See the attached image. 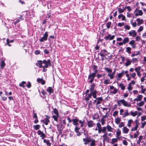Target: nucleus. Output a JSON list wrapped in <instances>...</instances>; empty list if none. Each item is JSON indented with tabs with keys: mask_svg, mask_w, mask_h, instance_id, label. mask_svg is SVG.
Returning <instances> with one entry per match:
<instances>
[{
	"mask_svg": "<svg viewBox=\"0 0 146 146\" xmlns=\"http://www.w3.org/2000/svg\"><path fill=\"white\" fill-rule=\"evenodd\" d=\"M98 92L96 90H95L93 92H90V93L88 94L87 95V96L85 97L84 99L85 100H86V102L88 101L90 98H91L92 96H93L94 98H96V94Z\"/></svg>",
	"mask_w": 146,
	"mask_h": 146,
	"instance_id": "f257e3e1",
	"label": "nucleus"
},
{
	"mask_svg": "<svg viewBox=\"0 0 146 146\" xmlns=\"http://www.w3.org/2000/svg\"><path fill=\"white\" fill-rule=\"evenodd\" d=\"M45 117L43 119L41 120L40 121L45 125H47L48 123H50L49 119L50 118V117L47 115H45Z\"/></svg>",
	"mask_w": 146,
	"mask_h": 146,
	"instance_id": "f03ea898",
	"label": "nucleus"
},
{
	"mask_svg": "<svg viewBox=\"0 0 146 146\" xmlns=\"http://www.w3.org/2000/svg\"><path fill=\"white\" fill-rule=\"evenodd\" d=\"M43 63L44 65L43 66V68H47L49 66H50L51 65V60L50 59H48L46 60H44L43 61Z\"/></svg>",
	"mask_w": 146,
	"mask_h": 146,
	"instance_id": "7ed1b4c3",
	"label": "nucleus"
},
{
	"mask_svg": "<svg viewBox=\"0 0 146 146\" xmlns=\"http://www.w3.org/2000/svg\"><path fill=\"white\" fill-rule=\"evenodd\" d=\"M48 35V32L47 31L45 32L43 35V36L39 39L40 41V42H43L46 40L47 39Z\"/></svg>",
	"mask_w": 146,
	"mask_h": 146,
	"instance_id": "20e7f679",
	"label": "nucleus"
},
{
	"mask_svg": "<svg viewBox=\"0 0 146 146\" xmlns=\"http://www.w3.org/2000/svg\"><path fill=\"white\" fill-rule=\"evenodd\" d=\"M86 121L88 127L89 128L92 127L95 125V123L92 120H88Z\"/></svg>",
	"mask_w": 146,
	"mask_h": 146,
	"instance_id": "39448f33",
	"label": "nucleus"
},
{
	"mask_svg": "<svg viewBox=\"0 0 146 146\" xmlns=\"http://www.w3.org/2000/svg\"><path fill=\"white\" fill-rule=\"evenodd\" d=\"M117 104L120 106L121 104V103L123 105L125 106H127V102L125 101L123 99L119 100H118L117 101Z\"/></svg>",
	"mask_w": 146,
	"mask_h": 146,
	"instance_id": "423d86ee",
	"label": "nucleus"
},
{
	"mask_svg": "<svg viewBox=\"0 0 146 146\" xmlns=\"http://www.w3.org/2000/svg\"><path fill=\"white\" fill-rule=\"evenodd\" d=\"M92 139L88 138L87 137L86 138H83V141L85 142L84 144L85 145H87L88 143L91 142V141L92 140Z\"/></svg>",
	"mask_w": 146,
	"mask_h": 146,
	"instance_id": "0eeeda50",
	"label": "nucleus"
},
{
	"mask_svg": "<svg viewBox=\"0 0 146 146\" xmlns=\"http://www.w3.org/2000/svg\"><path fill=\"white\" fill-rule=\"evenodd\" d=\"M115 37V35H111V34H109L107 36H106L104 38L106 40H111L113 39Z\"/></svg>",
	"mask_w": 146,
	"mask_h": 146,
	"instance_id": "6e6552de",
	"label": "nucleus"
},
{
	"mask_svg": "<svg viewBox=\"0 0 146 146\" xmlns=\"http://www.w3.org/2000/svg\"><path fill=\"white\" fill-rule=\"evenodd\" d=\"M107 133H105L103 135V140L104 141H106L107 142H109V138L108 137L107 135Z\"/></svg>",
	"mask_w": 146,
	"mask_h": 146,
	"instance_id": "1a4fd4ad",
	"label": "nucleus"
},
{
	"mask_svg": "<svg viewBox=\"0 0 146 146\" xmlns=\"http://www.w3.org/2000/svg\"><path fill=\"white\" fill-rule=\"evenodd\" d=\"M80 128L78 127V126H75L74 128V131L76 133L77 136H79L81 135V133L79 131Z\"/></svg>",
	"mask_w": 146,
	"mask_h": 146,
	"instance_id": "9d476101",
	"label": "nucleus"
},
{
	"mask_svg": "<svg viewBox=\"0 0 146 146\" xmlns=\"http://www.w3.org/2000/svg\"><path fill=\"white\" fill-rule=\"evenodd\" d=\"M79 119L78 118L73 119H72V121L73 122V124L74 125H76V126H78L79 125L78 123Z\"/></svg>",
	"mask_w": 146,
	"mask_h": 146,
	"instance_id": "9b49d317",
	"label": "nucleus"
},
{
	"mask_svg": "<svg viewBox=\"0 0 146 146\" xmlns=\"http://www.w3.org/2000/svg\"><path fill=\"white\" fill-rule=\"evenodd\" d=\"M129 44L132 46L133 48H135L136 47V45L135 44V41L133 40H132L129 42Z\"/></svg>",
	"mask_w": 146,
	"mask_h": 146,
	"instance_id": "f8f14e48",
	"label": "nucleus"
},
{
	"mask_svg": "<svg viewBox=\"0 0 146 146\" xmlns=\"http://www.w3.org/2000/svg\"><path fill=\"white\" fill-rule=\"evenodd\" d=\"M42 62L43 61L41 60H38L36 63V65L38 66L39 68L42 67L43 68V66L42 65Z\"/></svg>",
	"mask_w": 146,
	"mask_h": 146,
	"instance_id": "ddd939ff",
	"label": "nucleus"
},
{
	"mask_svg": "<svg viewBox=\"0 0 146 146\" xmlns=\"http://www.w3.org/2000/svg\"><path fill=\"white\" fill-rule=\"evenodd\" d=\"M93 71V73L96 74L98 72V66L96 65H94L92 66Z\"/></svg>",
	"mask_w": 146,
	"mask_h": 146,
	"instance_id": "4468645a",
	"label": "nucleus"
},
{
	"mask_svg": "<svg viewBox=\"0 0 146 146\" xmlns=\"http://www.w3.org/2000/svg\"><path fill=\"white\" fill-rule=\"evenodd\" d=\"M129 35L130 36H132L133 37H135L137 35V33L135 30H133L129 32Z\"/></svg>",
	"mask_w": 146,
	"mask_h": 146,
	"instance_id": "2eb2a0df",
	"label": "nucleus"
},
{
	"mask_svg": "<svg viewBox=\"0 0 146 146\" xmlns=\"http://www.w3.org/2000/svg\"><path fill=\"white\" fill-rule=\"evenodd\" d=\"M95 86V84L94 83H92L91 85H90V92H93L94 90V89Z\"/></svg>",
	"mask_w": 146,
	"mask_h": 146,
	"instance_id": "dca6fc26",
	"label": "nucleus"
},
{
	"mask_svg": "<svg viewBox=\"0 0 146 146\" xmlns=\"http://www.w3.org/2000/svg\"><path fill=\"white\" fill-rule=\"evenodd\" d=\"M96 74L92 72L90 73L89 75L88 76V79H90V78L91 79H94L95 77L96 76Z\"/></svg>",
	"mask_w": 146,
	"mask_h": 146,
	"instance_id": "f3484780",
	"label": "nucleus"
},
{
	"mask_svg": "<svg viewBox=\"0 0 146 146\" xmlns=\"http://www.w3.org/2000/svg\"><path fill=\"white\" fill-rule=\"evenodd\" d=\"M37 81L38 82L41 83L42 85H44L45 83V81L42 78H38L37 79Z\"/></svg>",
	"mask_w": 146,
	"mask_h": 146,
	"instance_id": "a211bd4d",
	"label": "nucleus"
},
{
	"mask_svg": "<svg viewBox=\"0 0 146 146\" xmlns=\"http://www.w3.org/2000/svg\"><path fill=\"white\" fill-rule=\"evenodd\" d=\"M96 100L97 101L96 103V105H97L100 104L103 101L102 97H100L97 98H96Z\"/></svg>",
	"mask_w": 146,
	"mask_h": 146,
	"instance_id": "6ab92c4d",
	"label": "nucleus"
},
{
	"mask_svg": "<svg viewBox=\"0 0 146 146\" xmlns=\"http://www.w3.org/2000/svg\"><path fill=\"white\" fill-rule=\"evenodd\" d=\"M100 53L104 54L106 56H107L110 54V53L108 52L107 50L105 49H103L102 50L100 51Z\"/></svg>",
	"mask_w": 146,
	"mask_h": 146,
	"instance_id": "aec40b11",
	"label": "nucleus"
},
{
	"mask_svg": "<svg viewBox=\"0 0 146 146\" xmlns=\"http://www.w3.org/2000/svg\"><path fill=\"white\" fill-rule=\"evenodd\" d=\"M136 21L137 22V24L138 26L143 23L144 20L142 19H140L139 18H138L136 19Z\"/></svg>",
	"mask_w": 146,
	"mask_h": 146,
	"instance_id": "412c9836",
	"label": "nucleus"
},
{
	"mask_svg": "<svg viewBox=\"0 0 146 146\" xmlns=\"http://www.w3.org/2000/svg\"><path fill=\"white\" fill-rule=\"evenodd\" d=\"M46 91L47 92H49V94H50L54 92V90L51 87H48L46 89Z\"/></svg>",
	"mask_w": 146,
	"mask_h": 146,
	"instance_id": "4be33fe9",
	"label": "nucleus"
},
{
	"mask_svg": "<svg viewBox=\"0 0 146 146\" xmlns=\"http://www.w3.org/2000/svg\"><path fill=\"white\" fill-rule=\"evenodd\" d=\"M141 54V53L139 51H135L134 53L133 54L131 55L132 57H134L135 56L140 55Z\"/></svg>",
	"mask_w": 146,
	"mask_h": 146,
	"instance_id": "5701e85b",
	"label": "nucleus"
},
{
	"mask_svg": "<svg viewBox=\"0 0 146 146\" xmlns=\"http://www.w3.org/2000/svg\"><path fill=\"white\" fill-rule=\"evenodd\" d=\"M14 41V40H10L9 39L7 38L6 39L7 42L6 43L9 46H11V45L10 44V42H13Z\"/></svg>",
	"mask_w": 146,
	"mask_h": 146,
	"instance_id": "b1692460",
	"label": "nucleus"
},
{
	"mask_svg": "<svg viewBox=\"0 0 146 146\" xmlns=\"http://www.w3.org/2000/svg\"><path fill=\"white\" fill-rule=\"evenodd\" d=\"M129 131V129L126 126L124 127L123 129V133H127Z\"/></svg>",
	"mask_w": 146,
	"mask_h": 146,
	"instance_id": "393cba45",
	"label": "nucleus"
},
{
	"mask_svg": "<svg viewBox=\"0 0 146 146\" xmlns=\"http://www.w3.org/2000/svg\"><path fill=\"white\" fill-rule=\"evenodd\" d=\"M129 38L128 37H126L124 38L123 40H122V42L124 44H125L126 43L129 42Z\"/></svg>",
	"mask_w": 146,
	"mask_h": 146,
	"instance_id": "a878e982",
	"label": "nucleus"
},
{
	"mask_svg": "<svg viewBox=\"0 0 146 146\" xmlns=\"http://www.w3.org/2000/svg\"><path fill=\"white\" fill-rule=\"evenodd\" d=\"M40 127V125L38 124L35 125L33 126V128L35 130H37L39 129Z\"/></svg>",
	"mask_w": 146,
	"mask_h": 146,
	"instance_id": "bb28decb",
	"label": "nucleus"
},
{
	"mask_svg": "<svg viewBox=\"0 0 146 146\" xmlns=\"http://www.w3.org/2000/svg\"><path fill=\"white\" fill-rule=\"evenodd\" d=\"M26 82L25 81H22L21 83L19 84V86L20 87L24 88L25 87V86L24 84H26Z\"/></svg>",
	"mask_w": 146,
	"mask_h": 146,
	"instance_id": "cd10ccee",
	"label": "nucleus"
},
{
	"mask_svg": "<svg viewBox=\"0 0 146 146\" xmlns=\"http://www.w3.org/2000/svg\"><path fill=\"white\" fill-rule=\"evenodd\" d=\"M126 60L127 61L126 62L125 64V65L126 66H127L131 64V62L130 61V60L128 58L126 59Z\"/></svg>",
	"mask_w": 146,
	"mask_h": 146,
	"instance_id": "c85d7f7f",
	"label": "nucleus"
},
{
	"mask_svg": "<svg viewBox=\"0 0 146 146\" xmlns=\"http://www.w3.org/2000/svg\"><path fill=\"white\" fill-rule=\"evenodd\" d=\"M138 112L137 111H135L134 112L131 111L129 113H130L131 115L133 117L135 116L137 114Z\"/></svg>",
	"mask_w": 146,
	"mask_h": 146,
	"instance_id": "c756f323",
	"label": "nucleus"
},
{
	"mask_svg": "<svg viewBox=\"0 0 146 146\" xmlns=\"http://www.w3.org/2000/svg\"><path fill=\"white\" fill-rule=\"evenodd\" d=\"M106 114L104 116L103 115L101 119L100 122L102 123V124L103 125L105 121V120L104 119V118L106 117Z\"/></svg>",
	"mask_w": 146,
	"mask_h": 146,
	"instance_id": "7c9ffc66",
	"label": "nucleus"
},
{
	"mask_svg": "<svg viewBox=\"0 0 146 146\" xmlns=\"http://www.w3.org/2000/svg\"><path fill=\"white\" fill-rule=\"evenodd\" d=\"M84 120H79L78 121V122L80 124V127H82L84 126Z\"/></svg>",
	"mask_w": 146,
	"mask_h": 146,
	"instance_id": "2f4dec72",
	"label": "nucleus"
},
{
	"mask_svg": "<svg viewBox=\"0 0 146 146\" xmlns=\"http://www.w3.org/2000/svg\"><path fill=\"white\" fill-rule=\"evenodd\" d=\"M119 86L121 88V90H124L125 89V86L122 83H120L119 85Z\"/></svg>",
	"mask_w": 146,
	"mask_h": 146,
	"instance_id": "473e14b6",
	"label": "nucleus"
},
{
	"mask_svg": "<svg viewBox=\"0 0 146 146\" xmlns=\"http://www.w3.org/2000/svg\"><path fill=\"white\" fill-rule=\"evenodd\" d=\"M121 121V119L119 117H117V118H116V119H115V123L118 124H119V123H120V121Z\"/></svg>",
	"mask_w": 146,
	"mask_h": 146,
	"instance_id": "72a5a7b5",
	"label": "nucleus"
},
{
	"mask_svg": "<svg viewBox=\"0 0 146 146\" xmlns=\"http://www.w3.org/2000/svg\"><path fill=\"white\" fill-rule=\"evenodd\" d=\"M53 112L56 115H59V113H58V110L56 108H54L53 109Z\"/></svg>",
	"mask_w": 146,
	"mask_h": 146,
	"instance_id": "f704fd0d",
	"label": "nucleus"
},
{
	"mask_svg": "<svg viewBox=\"0 0 146 146\" xmlns=\"http://www.w3.org/2000/svg\"><path fill=\"white\" fill-rule=\"evenodd\" d=\"M5 65L4 61V60L2 61L0 65L1 68V69H3V67L5 66Z\"/></svg>",
	"mask_w": 146,
	"mask_h": 146,
	"instance_id": "c9c22d12",
	"label": "nucleus"
},
{
	"mask_svg": "<svg viewBox=\"0 0 146 146\" xmlns=\"http://www.w3.org/2000/svg\"><path fill=\"white\" fill-rule=\"evenodd\" d=\"M124 74V71L122 70L121 73L118 74L117 76L119 78H121Z\"/></svg>",
	"mask_w": 146,
	"mask_h": 146,
	"instance_id": "e433bc0d",
	"label": "nucleus"
},
{
	"mask_svg": "<svg viewBox=\"0 0 146 146\" xmlns=\"http://www.w3.org/2000/svg\"><path fill=\"white\" fill-rule=\"evenodd\" d=\"M131 48L129 47H128L126 48V51L129 54H130L131 52Z\"/></svg>",
	"mask_w": 146,
	"mask_h": 146,
	"instance_id": "4c0bfd02",
	"label": "nucleus"
},
{
	"mask_svg": "<svg viewBox=\"0 0 146 146\" xmlns=\"http://www.w3.org/2000/svg\"><path fill=\"white\" fill-rule=\"evenodd\" d=\"M91 142L90 143V145L91 146H95L96 144L95 143L96 141L94 139H92V140L91 141Z\"/></svg>",
	"mask_w": 146,
	"mask_h": 146,
	"instance_id": "58836bf2",
	"label": "nucleus"
},
{
	"mask_svg": "<svg viewBox=\"0 0 146 146\" xmlns=\"http://www.w3.org/2000/svg\"><path fill=\"white\" fill-rule=\"evenodd\" d=\"M58 115H54L52 116V117L54 119V120L57 122L58 121Z\"/></svg>",
	"mask_w": 146,
	"mask_h": 146,
	"instance_id": "ea45409f",
	"label": "nucleus"
},
{
	"mask_svg": "<svg viewBox=\"0 0 146 146\" xmlns=\"http://www.w3.org/2000/svg\"><path fill=\"white\" fill-rule=\"evenodd\" d=\"M108 131L111 132L112 131V128L111 126L109 125H108L106 127Z\"/></svg>",
	"mask_w": 146,
	"mask_h": 146,
	"instance_id": "a19ab883",
	"label": "nucleus"
},
{
	"mask_svg": "<svg viewBox=\"0 0 146 146\" xmlns=\"http://www.w3.org/2000/svg\"><path fill=\"white\" fill-rule=\"evenodd\" d=\"M143 97V96L141 95H139L137 97V100L138 101H141L142 100V98Z\"/></svg>",
	"mask_w": 146,
	"mask_h": 146,
	"instance_id": "79ce46f5",
	"label": "nucleus"
},
{
	"mask_svg": "<svg viewBox=\"0 0 146 146\" xmlns=\"http://www.w3.org/2000/svg\"><path fill=\"white\" fill-rule=\"evenodd\" d=\"M104 70L108 73L112 72V70L111 69L108 68V67H106L104 68Z\"/></svg>",
	"mask_w": 146,
	"mask_h": 146,
	"instance_id": "37998d69",
	"label": "nucleus"
},
{
	"mask_svg": "<svg viewBox=\"0 0 146 146\" xmlns=\"http://www.w3.org/2000/svg\"><path fill=\"white\" fill-rule=\"evenodd\" d=\"M111 24V23L110 21L108 22L107 23L106 26L107 29H109L110 28Z\"/></svg>",
	"mask_w": 146,
	"mask_h": 146,
	"instance_id": "c03bdc74",
	"label": "nucleus"
},
{
	"mask_svg": "<svg viewBox=\"0 0 146 146\" xmlns=\"http://www.w3.org/2000/svg\"><path fill=\"white\" fill-rule=\"evenodd\" d=\"M132 121L133 120L131 119H130L128 120L127 125L128 127H130L131 126V124Z\"/></svg>",
	"mask_w": 146,
	"mask_h": 146,
	"instance_id": "a18cd8bd",
	"label": "nucleus"
},
{
	"mask_svg": "<svg viewBox=\"0 0 146 146\" xmlns=\"http://www.w3.org/2000/svg\"><path fill=\"white\" fill-rule=\"evenodd\" d=\"M112 141L110 143L112 144H114V143H116L117 142V139L113 138L111 140Z\"/></svg>",
	"mask_w": 146,
	"mask_h": 146,
	"instance_id": "49530a36",
	"label": "nucleus"
},
{
	"mask_svg": "<svg viewBox=\"0 0 146 146\" xmlns=\"http://www.w3.org/2000/svg\"><path fill=\"white\" fill-rule=\"evenodd\" d=\"M139 119H137L135 121V126L138 127L139 125L140 124L139 123Z\"/></svg>",
	"mask_w": 146,
	"mask_h": 146,
	"instance_id": "de8ad7c7",
	"label": "nucleus"
},
{
	"mask_svg": "<svg viewBox=\"0 0 146 146\" xmlns=\"http://www.w3.org/2000/svg\"><path fill=\"white\" fill-rule=\"evenodd\" d=\"M144 104V102L143 101H142L140 102L139 103L137 104V105L141 107L143 106Z\"/></svg>",
	"mask_w": 146,
	"mask_h": 146,
	"instance_id": "09e8293b",
	"label": "nucleus"
},
{
	"mask_svg": "<svg viewBox=\"0 0 146 146\" xmlns=\"http://www.w3.org/2000/svg\"><path fill=\"white\" fill-rule=\"evenodd\" d=\"M137 61V58H132L131 62L133 63L136 62Z\"/></svg>",
	"mask_w": 146,
	"mask_h": 146,
	"instance_id": "8fccbe9b",
	"label": "nucleus"
},
{
	"mask_svg": "<svg viewBox=\"0 0 146 146\" xmlns=\"http://www.w3.org/2000/svg\"><path fill=\"white\" fill-rule=\"evenodd\" d=\"M110 80L109 79L106 80L104 82V83L105 84H110Z\"/></svg>",
	"mask_w": 146,
	"mask_h": 146,
	"instance_id": "3c124183",
	"label": "nucleus"
},
{
	"mask_svg": "<svg viewBox=\"0 0 146 146\" xmlns=\"http://www.w3.org/2000/svg\"><path fill=\"white\" fill-rule=\"evenodd\" d=\"M26 86L28 88H31V83L29 81L28 82L27 84L26 85Z\"/></svg>",
	"mask_w": 146,
	"mask_h": 146,
	"instance_id": "603ef678",
	"label": "nucleus"
},
{
	"mask_svg": "<svg viewBox=\"0 0 146 146\" xmlns=\"http://www.w3.org/2000/svg\"><path fill=\"white\" fill-rule=\"evenodd\" d=\"M118 91V90L116 88H114L113 91L111 92V93L112 94H116Z\"/></svg>",
	"mask_w": 146,
	"mask_h": 146,
	"instance_id": "864d4df0",
	"label": "nucleus"
},
{
	"mask_svg": "<svg viewBox=\"0 0 146 146\" xmlns=\"http://www.w3.org/2000/svg\"><path fill=\"white\" fill-rule=\"evenodd\" d=\"M138 127L137 126H135V127H133L131 129V131H135L137 130Z\"/></svg>",
	"mask_w": 146,
	"mask_h": 146,
	"instance_id": "5fc2aeb1",
	"label": "nucleus"
},
{
	"mask_svg": "<svg viewBox=\"0 0 146 146\" xmlns=\"http://www.w3.org/2000/svg\"><path fill=\"white\" fill-rule=\"evenodd\" d=\"M143 29V26H141L140 27L137 31L138 32H140L142 31Z\"/></svg>",
	"mask_w": 146,
	"mask_h": 146,
	"instance_id": "6e6d98bb",
	"label": "nucleus"
},
{
	"mask_svg": "<svg viewBox=\"0 0 146 146\" xmlns=\"http://www.w3.org/2000/svg\"><path fill=\"white\" fill-rule=\"evenodd\" d=\"M44 53L46 54H48L49 53V51L46 48H45L44 50Z\"/></svg>",
	"mask_w": 146,
	"mask_h": 146,
	"instance_id": "4d7b16f0",
	"label": "nucleus"
},
{
	"mask_svg": "<svg viewBox=\"0 0 146 146\" xmlns=\"http://www.w3.org/2000/svg\"><path fill=\"white\" fill-rule=\"evenodd\" d=\"M96 125L97 127L98 128V129L102 128L101 125L100 123H97L96 124Z\"/></svg>",
	"mask_w": 146,
	"mask_h": 146,
	"instance_id": "13d9d810",
	"label": "nucleus"
},
{
	"mask_svg": "<svg viewBox=\"0 0 146 146\" xmlns=\"http://www.w3.org/2000/svg\"><path fill=\"white\" fill-rule=\"evenodd\" d=\"M125 125L124 123L123 122H121L120 123V124L119 125V127H124Z\"/></svg>",
	"mask_w": 146,
	"mask_h": 146,
	"instance_id": "bf43d9fd",
	"label": "nucleus"
},
{
	"mask_svg": "<svg viewBox=\"0 0 146 146\" xmlns=\"http://www.w3.org/2000/svg\"><path fill=\"white\" fill-rule=\"evenodd\" d=\"M118 11L119 13H122L124 12L123 10L122 9H121V8H118Z\"/></svg>",
	"mask_w": 146,
	"mask_h": 146,
	"instance_id": "052dcab7",
	"label": "nucleus"
},
{
	"mask_svg": "<svg viewBox=\"0 0 146 146\" xmlns=\"http://www.w3.org/2000/svg\"><path fill=\"white\" fill-rule=\"evenodd\" d=\"M121 132L120 131H117L116 132L117 137V139L119 138V136L121 135Z\"/></svg>",
	"mask_w": 146,
	"mask_h": 146,
	"instance_id": "680f3d73",
	"label": "nucleus"
},
{
	"mask_svg": "<svg viewBox=\"0 0 146 146\" xmlns=\"http://www.w3.org/2000/svg\"><path fill=\"white\" fill-rule=\"evenodd\" d=\"M118 111H115L113 113V116L114 117H115L116 115L118 114Z\"/></svg>",
	"mask_w": 146,
	"mask_h": 146,
	"instance_id": "e2e57ef3",
	"label": "nucleus"
},
{
	"mask_svg": "<svg viewBox=\"0 0 146 146\" xmlns=\"http://www.w3.org/2000/svg\"><path fill=\"white\" fill-rule=\"evenodd\" d=\"M34 53L36 55H38L40 53V50H36L35 51Z\"/></svg>",
	"mask_w": 146,
	"mask_h": 146,
	"instance_id": "0e129e2a",
	"label": "nucleus"
},
{
	"mask_svg": "<svg viewBox=\"0 0 146 146\" xmlns=\"http://www.w3.org/2000/svg\"><path fill=\"white\" fill-rule=\"evenodd\" d=\"M132 87L131 86V85L130 83H129L128 84V86L127 87V89L129 90H132Z\"/></svg>",
	"mask_w": 146,
	"mask_h": 146,
	"instance_id": "69168bd1",
	"label": "nucleus"
},
{
	"mask_svg": "<svg viewBox=\"0 0 146 146\" xmlns=\"http://www.w3.org/2000/svg\"><path fill=\"white\" fill-rule=\"evenodd\" d=\"M124 24H125L123 22L119 23L117 25V26L118 27H121L122 26H124Z\"/></svg>",
	"mask_w": 146,
	"mask_h": 146,
	"instance_id": "338daca9",
	"label": "nucleus"
},
{
	"mask_svg": "<svg viewBox=\"0 0 146 146\" xmlns=\"http://www.w3.org/2000/svg\"><path fill=\"white\" fill-rule=\"evenodd\" d=\"M41 93L42 94L43 96H45L46 95V93L43 89L41 91Z\"/></svg>",
	"mask_w": 146,
	"mask_h": 146,
	"instance_id": "774afa93",
	"label": "nucleus"
}]
</instances>
